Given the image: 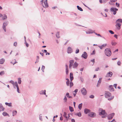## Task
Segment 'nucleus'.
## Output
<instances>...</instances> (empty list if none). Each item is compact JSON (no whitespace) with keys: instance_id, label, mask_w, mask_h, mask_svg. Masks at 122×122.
Returning <instances> with one entry per match:
<instances>
[{"instance_id":"1","label":"nucleus","mask_w":122,"mask_h":122,"mask_svg":"<svg viewBox=\"0 0 122 122\" xmlns=\"http://www.w3.org/2000/svg\"><path fill=\"white\" fill-rule=\"evenodd\" d=\"M105 96L109 101L112 100L114 97V96H111V93L108 92H106Z\"/></svg>"},{"instance_id":"2","label":"nucleus","mask_w":122,"mask_h":122,"mask_svg":"<svg viewBox=\"0 0 122 122\" xmlns=\"http://www.w3.org/2000/svg\"><path fill=\"white\" fill-rule=\"evenodd\" d=\"M104 52L105 55L108 56H110L111 55L110 49L108 48H107L105 50Z\"/></svg>"},{"instance_id":"3","label":"nucleus","mask_w":122,"mask_h":122,"mask_svg":"<svg viewBox=\"0 0 122 122\" xmlns=\"http://www.w3.org/2000/svg\"><path fill=\"white\" fill-rule=\"evenodd\" d=\"M41 2L42 4L43 7L47 8L48 7V4L47 2V0H42L41 1Z\"/></svg>"},{"instance_id":"4","label":"nucleus","mask_w":122,"mask_h":122,"mask_svg":"<svg viewBox=\"0 0 122 122\" xmlns=\"http://www.w3.org/2000/svg\"><path fill=\"white\" fill-rule=\"evenodd\" d=\"M81 94L83 95H86L87 93L86 90L84 87H83L81 89Z\"/></svg>"},{"instance_id":"5","label":"nucleus","mask_w":122,"mask_h":122,"mask_svg":"<svg viewBox=\"0 0 122 122\" xmlns=\"http://www.w3.org/2000/svg\"><path fill=\"white\" fill-rule=\"evenodd\" d=\"M110 11L114 15H115L116 14L117 11L118 10V9L116 8H111L110 9Z\"/></svg>"},{"instance_id":"6","label":"nucleus","mask_w":122,"mask_h":122,"mask_svg":"<svg viewBox=\"0 0 122 122\" xmlns=\"http://www.w3.org/2000/svg\"><path fill=\"white\" fill-rule=\"evenodd\" d=\"M99 115H104L105 114V110H103L102 108H99Z\"/></svg>"},{"instance_id":"7","label":"nucleus","mask_w":122,"mask_h":122,"mask_svg":"<svg viewBox=\"0 0 122 122\" xmlns=\"http://www.w3.org/2000/svg\"><path fill=\"white\" fill-rule=\"evenodd\" d=\"M88 116L92 117H95L96 116L95 113L93 112H90L88 114Z\"/></svg>"},{"instance_id":"8","label":"nucleus","mask_w":122,"mask_h":122,"mask_svg":"<svg viewBox=\"0 0 122 122\" xmlns=\"http://www.w3.org/2000/svg\"><path fill=\"white\" fill-rule=\"evenodd\" d=\"M74 61V60H71L69 61V62L70 64L69 66V67L70 69H71V68L72 66H73Z\"/></svg>"},{"instance_id":"9","label":"nucleus","mask_w":122,"mask_h":122,"mask_svg":"<svg viewBox=\"0 0 122 122\" xmlns=\"http://www.w3.org/2000/svg\"><path fill=\"white\" fill-rule=\"evenodd\" d=\"M87 53L86 52H84L81 56L82 57L84 58L85 59L87 58Z\"/></svg>"},{"instance_id":"10","label":"nucleus","mask_w":122,"mask_h":122,"mask_svg":"<svg viewBox=\"0 0 122 122\" xmlns=\"http://www.w3.org/2000/svg\"><path fill=\"white\" fill-rule=\"evenodd\" d=\"M113 75L111 71H109L107 74L106 75V77H111Z\"/></svg>"},{"instance_id":"11","label":"nucleus","mask_w":122,"mask_h":122,"mask_svg":"<svg viewBox=\"0 0 122 122\" xmlns=\"http://www.w3.org/2000/svg\"><path fill=\"white\" fill-rule=\"evenodd\" d=\"M107 45L106 43L104 44H102V45L98 46L101 49H102L103 48L105 47Z\"/></svg>"},{"instance_id":"12","label":"nucleus","mask_w":122,"mask_h":122,"mask_svg":"<svg viewBox=\"0 0 122 122\" xmlns=\"http://www.w3.org/2000/svg\"><path fill=\"white\" fill-rule=\"evenodd\" d=\"M72 52V50L71 48L70 47H68L67 51V52L68 53H71Z\"/></svg>"},{"instance_id":"13","label":"nucleus","mask_w":122,"mask_h":122,"mask_svg":"<svg viewBox=\"0 0 122 122\" xmlns=\"http://www.w3.org/2000/svg\"><path fill=\"white\" fill-rule=\"evenodd\" d=\"M117 24L116 25V26L117 27V29L118 30H119L120 28V26H121V24L119 23L116 22Z\"/></svg>"},{"instance_id":"14","label":"nucleus","mask_w":122,"mask_h":122,"mask_svg":"<svg viewBox=\"0 0 122 122\" xmlns=\"http://www.w3.org/2000/svg\"><path fill=\"white\" fill-rule=\"evenodd\" d=\"M114 115V113H112L108 116V119H111L113 117V116Z\"/></svg>"},{"instance_id":"15","label":"nucleus","mask_w":122,"mask_h":122,"mask_svg":"<svg viewBox=\"0 0 122 122\" xmlns=\"http://www.w3.org/2000/svg\"><path fill=\"white\" fill-rule=\"evenodd\" d=\"M90 111H91L90 110L87 108H85L84 109V113L86 114H87L88 113H90Z\"/></svg>"},{"instance_id":"16","label":"nucleus","mask_w":122,"mask_h":122,"mask_svg":"<svg viewBox=\"0 0 122 122\" xmlns=\"http://www.w3.org/2000/svg\"><path fill=\"white\" fill-rule=\"evenodd\" d=\"M78 65V64L76 62H75L73 65V68H75L77 67Z\"/></svg>"},{"instance_id":"17","label":"nucleus","mask_w":122,"mask_h":122,"mask_svg":"<svg viewBox=\"0 0 122 122\" xmlns=\"http://www.w3.org/2000/svg\"><path fill=\"white\" fill-rule=\"evenodd\" d=\"M109 90L111 92H113L114 91L113 88V86L112 85L109 86Z\"/></svg>"},{"instance_id":"18","label":"nucleus","mask_w":122,"mask_h":122,"mask_svg":"<svg viewBox=\"0 0 122 122\" xmlns=\"http://www.w3.org/2000/svg\"><path fill=\"white\" fill-rule=\"evenodd\" d=\"M39 93L41 95L44 94L46 95V90H41L39 92Z\"/></svg>"},{"instance_id":"19","label":"nucleus","mask_w":122,"mask_h":122,"mask_svg":"<svg viewBox=\"0 0 122 122\" xmlns=\"http://www.w3.org/2000/svg\"><path fill=\"white\" fill-rule=\"evenodd\" d=\"M70 80L71 81L73 79V75L72 73H71L70 74Z\"/></svg>"},{"instance_id":"20","label":"nucleus","mask_w":122,"mask_h":122,"mask_svg":"<svg viewBox=\"0 0 122 122\" xmlns=\"http://www.w3.org/2000/svg\"><path fill=\"white\" fill-rule=\"evenodd\" d=\"M66 96L69 98H72V96L70 95L69 94L68 92L66 93Z\"/></svg>"},{"instance_id":"21","label":"nucleus","mask_w":122,"mask_h":122,"mask_svg":"<svg viewBox=\"0 0 122 122\" xmlns=\"http://www.w3.org/2000/svg\"><path fill=\"white\" fill-rule=\"evenodd\" d=\"M93 31L92 30H90L88 31H86V33L87 34H90L94 33Z\"/></svg>"},{"instance_id":"22","label":"nucleus","mask_w":122,"mask_h":122,"mask_svg":"<svg viewBox=\"0 0 122 122\" xmlns=\"http://www.w3.org/2000/svg\"><path fill=\"white\" fill-rule=\"evenodd\" d=\"M5 61V60L3 58H2L0 59V64H3Z\"/></svg>"},{"instance_id":"23","label":"nucleus","mask_w":122,"mask_h":122,"mask_svg":"<svg viewBox=\"0 0 122 122\" xmlns=\"http://www.w3.org/2000/svg\"><path fill=\"white\" fill-rule=\"evenodd\" d=\"M63 100H64L63 102L64 103H65L67 102V99L66 97V96L64 97Z\"/></svg>"},{"instance_id":"24","label":"nucleus","mask_w":122,"mask_h":122,"mask_svg":"<svg viewBox=\"0 0 122 122\" xmlns=\"http://www.w3.org/2000/svg\"><path fill=\"white\" fill-rule=\"evenodd\" d=\"M16 85L17 91L18 93H20L19 91V88L18 85V83L17 82H16Z\"/></svg>"},{"instance_id":"25","label":"nucleus","mask_w":122,"mask_h":122,"mask_svg":"<svg viewBox=\"0 0 122 122\" xmlns=\"http://www.w3.org/2000/svg\"><path fill=\"white\" fill-rule=\"evenodd\" d=\"M116 22H117L118 23H122V19H119L117 20Z\"/></svg>"},{"instance_id":"26","label":"nucleus","mask_w":122,"mask_h":122,"mask_svg":"<svg viewBox=\"0 0 122 122\" xmlns=\"http://www.w3.org/2000/svg\"><path fill=\"white\" fill-rule=\"evenodd\" d=\"M75 115H76L77 116L79 117H80L81 116V113L80 112L75 113Z\"/></svg>"},{"instance_id":"27","label":"nucleus","mask_w":122,"mask_h":122,"mask_svg":"<svg viewBox=\"0 0 122 122\" xmlns=\"http://www.w3.org/2000/svg\"><path fill=\"white\" fill-rule=\"evenodd\" d=\"M4 110L2 104H0V111H1Z\"/></svg>"},{"instance_id":"28","label":"nucleus","mask_w":122,"mask_h":122,"mask_svg":"<svg viewBox=\"0 0 122 122\" xmlns=\"http://www.w3.org/2000/svg\"><path fill=\"white\" fill-rule=\"evenodd\" d=\"M5 104L6 105L8 106L9 107H11L12 106V103H8L7 102H6L5 103Z\"/></svg>"},{"instance_id":"29","label":"nucleus","mask_w":122,"mask_h":122,"mask_svg":"<svg viewBox=\"0 0 122 122\" xmlns=\"http://www.w3.org/2000/svg\"><path fill=\"white\" fill-rule=\"evenodd\" d=\"M69 109L70 112H73L74 111L73 108L71 106H69Z\"/></svg>"},{"instance_id":"30","label":"nucleus","mask_w":122,"mask_h":122,"mask_svg":"<svg viewBox=\"0 0 122 122\" xmlns=\"http://www.w3.org/2000/svg\"><path fill=\"white\" fill-rule=\"evenodd\" d=\"M17 111H15V110H14L13 111L12 113H13V116H14L17 113Z\"/></svg>"},{"instance_id":"31","label":"nucleus","mask_w":122,"mask_h":122,"mask_svg":"<svg viewBox=\"0 0 122 122\" xmlns=\"http://www.w3.org/2000/svg\"><path fill=\"white\" fill-rule=\"evenodd\" d=\"M7 18V15L5 14L3 15V16L2 18V19L3 20H4Z\"/></svg>"},{"instance_id":"32","label":"nucleus","mask_w":122,"mask_h":122,"mask_svg":"<svg viewBox=\"0 0 122 122\" xmlns=\"http://www.w3.org/2000/svg\"><path fill=\"white\" fill-rule=\"evenodd\" d=\"M82 103L79 104V105H78V107L79 109H80V110L81 109V108H82Z\"/></svg>"},{"instance_id":"33","label":"nucleus","mask_w":122,"mask_h":122,"mask_svg":"<svg viewBox=\"0 0 122 122\" xmlns=\"http://www.w3.org/2000/svg\"><path fill=\"white\" fill-rule=\"evenodd\" d=\"M77 7L78 9L79 10H80L81 11H83V10L79 6H77Z\"/></svg>"},{"instance_id":"34","label":"nucleus","mask_w":122,"mask_h":122,"mask_svg":"<svg viewBox=\"0 0 122 122\" xmlns=\"http://www.w3.org/2000/svg\"><path fill=\"white\" fill-rule=\"evenodd\" d=\"M59 34V32H58L56 34V36L58 38H59L60 37Z\"/></svg>"},{"instance_id":"35","label":"nucleus","mask_w":122,"mask_h":122,"mask_svg":"<svg viewBox=\"0 0 122 122\" xmlns=\"http://www.w3.org/2000/svg\"><path fill=\"white\" fill-rule=\"evenodd\" d=\"M12 61H15L14 62H13L12 61L11 62V63L13 64V65H14V64H15L16 63H17V62L16 61V60L15 59H14V60H13Z\"/></svg>"},{"instance_id":"36","label":"nucleus","mask_w":122,"mask_h":122,"mask_svg":"<svg viewBox=\"0 0 122 122\" xmlns=\"http://www.w3.org/2000/svg\"><path fill=\"white\" fill-rule=\"evenodd\" d=\"M45 67L44 66H43V65H42V67H41V70H42V71L43 72H44V69H45Z\"/></svg>"},{"instance_id":"37","label":"nucleus","mask_w":122,"mask_h":122,"mask_svg":"<svg viewBox=\"0 0 122 122\" xmlns=\"http://www.w3.org/2000/svg\"><path fill=\"white\" fill-rule=\"evenodd\" d=\"M21 79L19 78L18 79V82L19 84H20L21 83Z\"/></svg>"},{"instance_id":"38","label":"nucleus","mask_w":122,"mask_h":122,"mask_svg":"<svg viewBox=\"0 0 122 122\" xmlns=\"http://www.w3.org/2000/svg\"><path fill=\"white\" fill-rule=\"evenodd\" d=\"M73 85V83L72 82V81L70 82V87H71Z\"/></svg>"},{"instance_id":"39","label":"nucleus","mask_w":122,"mask_h":122,"mask_svg":"<svg viewBox=\"0 0 122 122\" xmlns=\"http://www.w3.org/2000/svg\"><path fill=\"white\" fill-rule=\"evenodd\" d=\"M7 25L6 23H4L3 24V26L2 27H5Z\"/></svg>"},{"instance_id":"40","label":"nucleus","mask_w":122,"mask_h":122,"mask_svg":"<svg viewBox=\"0 0 122 122\" xmlns=\"http://www.w3.org/2000/svg\"><path fill=\"white\" fill-rule=\"evenodd\" d=\"M4 73H5L4 71H1L0 72V75H4Z\"/></svg>"},{"instance_id":"41","label":"nucleus","mask_w":122,"mask_h":122,"mask_svg":"<svg viewBox=\"0 0 122 122\" xmlns=\"http://www.w3.org/2000/svg\"><path fill=\"white\" fill-rule=\"evenodd\" d=\"M3 115L4 116H6L8 115V114L5 112H4L3 113Z\"/></svg>"},{"instance_id":"42","label":"nucleus","mask_w":122,"mask_h":122,"mask_svg":"<svg viewBox=\"0 0 122 122\" xmlns=\"http://www.w3.org/2000/svg\"><path fill=\"white\" fill-rule=\"evenodd\" d=\"M89 97L90 98H93L94 97V96L93 95H91L89 96Z\"/></svg>"},{"instance_id":"43","label":"nucleus","mask_w":122,"mask_h":122,"mask_svg":"<svg viewBox=\"0 0 122 122\" xmlns=\"http://www.w3.org/2000/svg\"><path fill=\"white\" fill-rule=\"evenodd\" d=\"M10 83H11V84H12L13 85H14V82L12 81V80H11L10 81Z\"/></svg>"},{"instance_id":"44","label":"nucleus","mask_w":122,"mask_h":122,"mask_svg":"<svg viewBox=\"0 0 122 122\" xmlns=\"http://www.w3.org/2000/svg\"><path fill=\"white\" fill-rule=\"evenodd\" d=\"M66 113L65 112H64L63 116L64 117H66V118H67V117L66 116Z\"/></svg>"},{"instance_id":"45","label":"nucleus","mask_w":122,"mask_h":122,"mask_svg":"<svg viewBox=\"0 0 122 122\" xmlns=\"http://www.w3.org/2000/svg\"><path fill=\"white\" fill-rule=\"evenodd\" d=\"M79 50L78 49H76V51L75 53L76 54H77L79 52Z\"/></svg>"},{"instance_id":"46","label":"nucleus","mask_w":122,"mask_h":122,"mask_svg":"<svg viewBox=\"0 0 122 122\" xmlns=\"http://www.w3.org/2000/svg\"><path fill=\"white\" fill-rule=\"evenodd\" d=\"M80 80H81V81L82 82H83L84 81L83 79V77H82L81 76V77H80Z\"/></svg>"},{"instance_id":"47","label":"nucleus","mask_w":122,"mask_h":122,"mask_svg":"<svg viewBox=\"0 0 122 122\" xmlns=\"http://www.w3.org/2000/svg\"><path fill=\"white\" fill-rule=\"evenodd\" d=\"M16 82H17L16 81L14 83V85H13L14 88H16Z\"/></svg>"},{"instance_id":"48","label":"nucleus","mask_w":122,"mask_h":122,"mask_svg":"<svg viewBox=\"0 0 122 122\" xmlns=\"http://www.w3.org/2000/svg\"><path fill=\"white\" fill-rule=\"evenodd\" d=\"M95 53V50H94L92 53H91V55H94Z\"/></svg>"},{"instance_id":"49","label":"nucleus","mask_w":122,"mask_h":122,"mask_svg":"<svg viewBox=\"0 0 122 122\" xmlns=\"http://www.w3.org/2000/svg\"><path fill=\"white\" fill-rule=\"evenodd\" d=\"M25 44L26 46L27 47H28L29 46V44L28 43H27L26 41L25 42Z\"/></svg>"},{"instance_id":"50","label":"nucleus","mask_w":122,"mask_h":122,"mask_svg":"<svg viewBox=\"0 0 122 122\" xmlns=\"http://www.w3.org/2000/svg\"><path fill=\"white\" fill-rule=\"evenodd\" d=\"M93 33H94L96 35H97L98 36L101 37V36L99 34H97V33L95 32H94Z\"/></svg>"},{"instance_id":"51","label":"nucleus","mask_w":122,"mask_h":122,"mask_svg":"<svg viewBox=\"0 0 122 122\" xmlns=\"http://www.w3.org/2000/svg\"><path fill=\"white\" fill-rule=\"evenodd\" d=\"M69 72L68 69H66V74L67 75Z\"/></svg>"},{"instance_id":"52","label":"nucleus","mask_w":122,"mask_h":122,"mask_svg":"<svg viewBox=\"0 0 122 122\" xmlns=\"http://www.w3.org/2000/svg\"><path fill=\"white\" fill-rule=\"evenodd\" d=\"M69 81H67L66 82V85L67 86H69Z\"/></svg>"},{"instance_id":"53","label":"nucleus","mask_w":122,"mask_h":122,"mask_svg":"<svg viewBox=\"0 0 122 122\" xmlns=\"http://www.w3.org/2000/svg\"><path fill=\"white\" fill-rule=\"evenodd\" d=\"M109 32L112 34H114V32L112 30H109Z\"/></svg>"},{"instance_id":"54","label":"nucleus","mask_w":122,"mask_h":122,"mask_svg":"<svg viewBox=\"0 0 122 122\" xmlns=\"http://www.w3.org/2000/svg\"><path fill=\"white\" fill-rule=\"evenodd\" d=\"M116 6L117 7H119V5L120 4L119 3H116Z\"/></svg>"},{"instance_id":"55","label":"nucleus","mask_w":122,"mask_h":122,"mask_svg":"<svg viewBox=\"0 0 122 122\" xmlns=\"http://www.w3.org/2000/svg\"><path fill=\"white\" fill-rule=\"evenodd\" d=\"M17 42H15L14 44V46L16 47L17 46Z\"/></svg>"},{"instance_id":"56","label":"nucleus","mask_w":122,"mask_h":122,"mask_svg":"<svg viewBox=\"0 0 122 122\" xmlns=\"http://www.w3.org/2000/svg\"><path fill=\"white\" fill-rule=\"evenodd\" d=\"M121 62L120 61H118L117 63V64L118 65L120 66L121 65Z\"/></svg>"},{"instance_id":"57","label":"nucleus","mask_w":122,"mask_h":122,"mask_svg":"<svg viewBox=\"0 0 122 122\" xmlns=\"http://www.w3.org/2000/svg\"><path fill=\"white\" fill-rule=\"evenodd\" d=\"M117 44L116 42H112V44L113 45H115Z\"/></svg>"},{"instance_id":"58","label":"nucleus","mask_w":122,"mask_h":122,"mask_svg":"<svg viewBox=\"0 0 122 122\" xmlns=\"http://www.w3.org/2000/svg\"><path fill=\"white\" fill-rule=\"evenodd\" d=\"M78 91V90L77 89H76L74 91V92L76 93Z\"/></svg>"},{"instance_id":"59","label":"nucleus","mask_w":122,"mask_h":122,"mask_svg":"<svg viewBox=\"0 0 122 122\" xmlns=\"http://www.w3.org/2000/svg\"><path fill=\"white\" fill-rule=\"evenodd\" d=\"M2 28L4 30V31L5 32L6 31V29L5 27H2Z\"/></svg>"},{"instance_id":"60","label":"nucleus","mask_w":122,"mask_h":122,"mask_svg":"<svg viewBox=\"0 0 122 122\" xmlns=\"http://www.w3.org/2000/svg\"><path fill=\"white\" fill-rule=\"evenodd\" d=\"M71 122H75V121L74 119L72 118L71 119Z\"/></svg>"},{"instance_id":"61","label":"nucleus","mask_w":122,"mask_h":122,"mask_svg":"<svg viewBox=\"0 0 122 122\" xmlns=\"http://www.w3.org/2000/svg\"><path fill=\"white\" fill-rule=\"evenodd\" d=\"M117 0H111L110 1L111 2H115Z\"/></svg>"},{"instance_id":"62","label":"nucleus","mask_w":122,"mask_h":122,"mask_svg":"<svg viewBox=\"0 0 122 122\" xmlns=\"http://www.w3.org/2000/svg\"><path fill=\"white\" fill-rule=\"evenodd\" d=\"M91 62H93V63H94L95 62V59H93V60H91Z\"/></svg>"},{"instance_id":"63","label":"nucleus","mask_w":122,"mask_h":122,"mask_svg":"<svg viewBox=\"0 0 122 122\" xmlns=\"http://www.w3.org/2000/svg\"><path fill=\"white\" fill-rule=\"evenodd\" d=\"M114 37L116 39L117 38V36L116 34H115L114 35Z\"/></svg>"},{"instance_id":"64","label":"nucleus","mask_w":122,"mask_h":122,"mask_svg":"<svg viewBox=\"0 0 122 122\" xmlns=\"http://www.w3.org/2000/svg\"><path fill=\"white\" fill-rule=\"evenodd\" d=\"M65 67H66V69H68V65L67 64H66L65 65Z\"/></svg>"}]
</instances>
